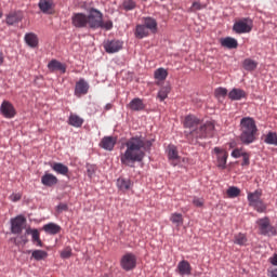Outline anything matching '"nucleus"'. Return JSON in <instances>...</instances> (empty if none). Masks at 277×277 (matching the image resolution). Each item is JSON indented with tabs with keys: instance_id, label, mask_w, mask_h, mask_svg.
I'll return each mask as SVG.
<instances>
[{
	"instance_id": "f257e3e1",
	"label": "nucleus",
	"mask_w": 277,
	"mask_h": 277,
	"mask_svg": "<svg viewBox=\"0 0 277 277\" xmlns=\"http://www.w3.org/2000/svg\"><path fill=\"white\" fill-rule=\"evenodd\" d=\"M153 142L142 136H132L126 142V151L120 155L122 166L135 168V163L144 161Z\"/></svg>"
},
{
	"instance_id": "f03ea898",
	"label": "nucleus",
	"mask_w": 277,
	"mask_h": 277,
	"mask_svg": "<svg viewBox=\"0 0 277 277\" xmlns=\"http://www.w3.org/2000/svg\"><path fill=\"white\" fill-rule=\"evenodd\" d=\"M183 124L184 129H188V131H185V135L190 144H197L198 140L211 137L213 131H215V123L213 121H207L202 124L198 117L194 115L186 116Z\"/></svg>"
},
{
	"instance_id": "7ed1b4c3",
	"label": "nucleus",
	"mask_w": 277,
	"mask_h": 277,
	"mask_svg": "<svg viewBox=\"0 0 277 277\" xmlns=\"http://www.w3.org/2000/svg\"><path fill=\"white\" fill-rule=\"evenodd\" d=\"M258 135L259 128L256 127V121L252 117H243L240 120V142L248 146L256 142Z\"/></svg>"
},
{
	"instance_id": "20e7f679",
	"label": "nucleus",
	"mask_w": 277,
	"mask_h": 277,
	"mask_svg": "<svg viewBox=\"0 0 277 277\" xmlns=\"http://www.w3.org/2000/svg\"><path fill=\"white\" fill-rule=\"evenodd\" d=\"M151 34H157V19L153 17H145L143 24H138L135 27L134 36L138 40L148 38Z\"/></svg>"
},
{
	"instance_id": "39448f33",
	"label": "nucleus",
	"mask_w": 277,
	"mask_h": 277,
	"mask_svg": "<svg viewBox=\"0 0 277 277\" xmlns=\"http://www.w3.org/2000/svg\"><path fill=\"white\" fill-rule=\"evenodd\" d=\"M262 196V189H256L253 193H248L247 195L249 206L252 207L258 213H265L267 211V203L263 202V199H261Z\"/></svg>"
},
{
	"instance_id": "423d86ee",
	"label": "nucleus",
	"mask_w": 277,
	"mask_h": 277,
	"mask_svg": "<svg viewBox=\"0 0 277 277\" xmlns=\"http://www.w3.org/2000/svg\"><path fill=\"white\" fill-rule=\"evenodd\" d=\"M103 21V13L96 9H92L87 15V27H91V29H98L101 28Z\"/></svg>"
},
{
	"instance_id": "0eeeda50",
	"label": "nucleus",
	"mask_w": 277,
	"mask_h": 277,
	"mask_svg": "<svg viewBox=\"0 0 277 277\" xmlns=\"http://www.w3.org/2000/svg\"><path fill=\"white\" fill-rule=\"evenodd\" d=\"M256 224L261 235H267L268 237L276 235V227L272 226L269 223V217L265 216L263 219H259Z\"/></svg>"
},
{
	"instance_id": "6e6552de",
	"label": "nucleus",
	"mask_w": 277,
	"mask_h": 277,
	"mask_svg": "<svg viewBox=\"0 0 277 277\" xmlns=\"http://www.w3.org/2000/svg\"><path fill=\"white\" fill-rule=\"evenodd\" d=\"M233 31L235 34H250L252 31V19L241 18L234 23Z\"/></svg>"
},
{
	"instance_id": "1a4fd4ad",
	"label": "nucleus",
	"mask_w": 277,
	"mask_h": 277,
	"mask_svg": "<svg viewBox=\"0 0 277 277\" xmlns=\"http://www.w3.org/2000/svg\"><path fill=\"white\" fill-rule=\"evenodd\" d=\"M120 265L126 272H131V269H135L137 265V258L133 253H126L121 258Z\"/></svg>"
},
{
	"instance_id": "9d476101",
	"label": "nucleus",
	"mask_w": 277,
	"mask_h": 277,
	"mask_svg": "<svg viewBox=\"0 0 277 277\" xmlns=\"http://www.w3.org/2000/svg\"><path fill=\"white\" fill-rule=\"evenodd\" d=\"M27 220L23 215H18L11 220V233L13 235H21L25 228Z\"/></svg>"
},
{
	"instance_id": "9b49d317",
	"label": "nucleus",
	"mask_w": 277,
	"mask_h": 277,
	"mask_svg": "<svg viewBox=\"0 0 277 277\" xmlns=\"http://www.w3.org/2000/svg\"><path fill=\"white\" fill-rule=\"evenodd\" d=\"M71 25L78 29H83L88 27V15L83 13H74L71 16Z\"/></svg>"
},
{
	"instance_id": "f8f14e48",
	"label": "nucleus",
	"mask_w": 277,
	"mask_h": 277,
	"mask_svg": "<svg viewBox=\"0 0 277 277\" xmlns=\"http://www.w3.org/2000/svg\"><path fill=\"white\" fill-rule=\"evenodd\" d=\"M168 159L171 164L179 166L181 163V156H179V149L176 145L170 144L167 148Z\"/></svg>"
},
{
	"instance_id": "ddd939ff",
	"label": "nucleus",
	"mask_w": 277,
	"mask_h": 277,
	"mask_svg": "<svg viewBox=\"0 0 277 277\" xmlns=\"http://www.w3.org/2000/svg\"><path fill=\"white\" fill-rule=\"evenodd\" d=\"M122 41L120 40H107V41H104V49L106 51V53H118V51H121L122 49Z\"/></svg>"
},
{
	"instance_id": "4468645a",
	"label": "nucleus",
	"mask_w": 277,
	"mask_h": 277,
	"mask_svg": "<svg viewBox=\"0 0 277 277\" xmlns=\"http://www.w3.org/2000/svg\"><path fill=\"white\" fill-rule=\"evenodd\" d=\"M0 111L4 118H14V116H16V109L14 108V105L8 101L2 102Z\"/></svg>"
},
{
	"instance_id": "2eb2a0df",
	"label": "nucleus",
	"mask_w": 277,
	"mask_h": 277,
	"mask_svg": "<svg viewBox=\"0 0 277 277\" xmlns=\"http://www.w3.org/2000/svg\"><path fill=\"white\" fill-rule=\"evenodd\" d=\"M214 153L216 154L217 167L224 170V168H226V159H228V153L226 150L220 149V147H215Z\"/></svg>"
},
{
	"instance_id": "dca6fc26",
	"label": "nucleus",
	"mask_w": 277,
	"mask_h": 277,
	"mask_svg": "<svg viewBox=\"0 0 277 277\" xmlns=\"http://www.w3.org/2000/svg\"><path fill=\"white\" fill-rule=\"evenodd\" d=\"M90 90V84L85 82V80L80 79L75 87V95L76 96H83L88 94V91Z\"/></svg>"
},
{
	"instance_id": "f3484780",
	"label": "nucleus",
	"mask_w": 277,
	"mask_h": 277,
	"mask_svg": "<svg viewBox=\"0 0 277 277\" xmlns=\"http://www.w3.org/2000/svg\"><path fill=\"white\" fill-rule=\"evenodd\" d=\"M176 269L180 276H192V264H189L187 260L179 262Z\"/></svg>"
},
{
	"instance_id": "a211bd4d",
	"label": "nucleus",
	"mask_w": 277,
	"mask_h": 277,
	"mask_svg": "<svg viewBox=\"0 0 277 277\" xmlns=\"http://www.w3.org/2000/svg\"><path fill=\"white\" fill-rule=\"evenodd\" d=\"M117 138L114 136H104L102 141L100 142L101 148H104V150H114V147L116 146Z\"/></svg>"
},
{
	"instance_id": "6ab92c4d",
	"label": "nucleus",
	"mask_w": 277,
	"mask_h": 277,
	"mask_svg": "<svg viewBox=\"0 0 277 277\" xmlns=\"http://www.w3.org/2000/svg\"><path fill=\"white\" fill-rule=\"evenodd\" d=\"M117 187L120 192H129V189H133V182L131 179L119 177L117 180Z\"/></svg>"
},
{
	"instance_id": "aec40b11",
	"label": "nucleus",
	"mask_w": 277,
	"mask_h": 277,
	"mask_svg": "<svg viewBox=\"0 0 277 277\" xmlns=\"http://www.w3.org/2000/svg\"><path fill=\"white\" fill-rule=\"evenodd\" d=\"M21 21H23V12L21 11L11 12L6 15V25H16Z\"/></svg>"
},
{
	"instance_id": "412c9836",
	"label": "nucleus",
	"mask_w": 277,
	"mask_h": 277,
	"mask_svg": "<svg viewBox=\"0 0 277 277\" xmlns=\"http://www.w3.org/2000/svg\"><path fill=\"white\" fill-rule=\"evenodd\" d=\"M41 183L45 187H53V185H57L58 180H57V176L53 175L52 173H45L41 177Z\"/></svg>"
},
{
	"instance_id": "4be33fe9",
	"label": "nucleus",
	"mask_w": 277,
	"mask_h": 277,
	"mask_svg": "<svg viewBox=\"0 0 277 277\" xmlns=\"http://www.w3.org/2000/svg\"><path fill=\"white\" fill-rule=\"evenodd\" d=\"M128 107L132 111H142L145 109L146 105H144L142 98L135 97L128 104Z\"/></svg>"
},
{
	"instance_id": "5701e85b",
	"label": "nucleus",
	"mask_w": 277,
	"mask_h": 277,
	"mask_svg": "<svg viewBox=\"0 0 277 277\" xmlns=\"http://www.w3.org/2000/svg\"><path fill=\"white\" fill-rule=\"evenodd\" d=\"M55 4L53 3V0H40L39 1V9L43 14H51L53 12V8Z\"/></svg>"
},
{
	"instance_id": "b1692460",
	"label": "nucleus",
	"mask_w": 277,
	"mask_h": 277,
	"mask_svg": "<svg viewBox=\"0 0 277 277\" xmlns=\"http://www.w3.org/2000/svg\"><path fill=\"white\" fill-rule=\"evenodd\" d=\"M246 96H248V94L241 89H233L228 93V98H230V101H241V98H246Z\"/></svg>"
},
{
	"instance_id": "393cba45",
	"label": "nucleus",
	"mask_w": 277,
	"mask_h": 277,
	"mask_svg": "<svg viewBox=\"0 0 277 277\" xmlns=\"http://www.w3.org/2000/svg\"><path fill=\"white\" fill-rule=\"evenodd\" d=\"M221 47H224L225 49H237L239 47V43L237 42V39L226 37L221 39Z\"/></svg>"
},
{
	"instance_id": "a878e982",
	"label": "nucleus",
	"mask_w": 277,
	"mask_h": 277,
	"mask_svg": "<svg viewBox=\"0 0 277 277\" xmlns=\"http://www.w3.org/2000/svg\"><path fill=\"white\" fill-rule=\"evenodd\" d=\"M48 68H49V70H51L52 72H54V70H60L63 75H64V72H66V65L62 64V63L58 62L57 60H52V61L48 64Z\"/></svg>"
},
{
	"instance_id": "bb28decb",
	"label": "nucleus",
	"mask_w": 277,
	"mask_h": 277,
	"mask_svg": "<svg viewBox=\"0 0 277 277\" xmlns=\"http://www.w3.org/2000/svg\"><path fill=\"white\" fill-rule=\"evenodd\" d=\"M51 168L54 172H56V174H62V176L68 175V172H69L68 167H66V164L62 162H54L51 166Z\"/></svg>"
},
{
	"instance_id": "cd10ccee",
	"label": "nucleus",
	"mask_w": 277,
	"mask_h": 277,
	"mask_svg": "<svg viewBox=\"0 0 277 277\" xmlns=\"http://www.w3.org/2000/svg\"><path fill=\"white\" fill-rule=\"evenodd\" d=\"M42 228L48 235H57L62 230V227L55 223H48Z\"/></svg>"
},
{
	"instance_id": "c85d7f7f",
	"label": "nucleus",
	"mask_w": 277,
	"mask_h": 277,
	"mask_svg": "<svg viewBox=\"0 0 277 277\" xmlns=\"http://www.w3.org/2000/svg\"><path fill=\"white\" fill-rule=\"evenodd\" d=\"M68 124H70V127L79 129L83 127V118L79 117V115L71 114L68 118Z\"/></svg>"
},
{
	"instance_id": "c756f323",
	"label": "nucleus",
	"mask_w": 277,
	"mask_h": 277,
	"mask_svg": "<svg viewBox=\"0 0 277 277\" xmlns=\"http://www.w3.org/2000/svg\"><path fill=\"white\" fill-rule=\"evenodd\" d=\"M26 235H31L34 243H37L39 248H42V240L40 239V232L38 229H26Z\"/></svg>"
},
{
	"instance_id": "7c9ffc66",
	"label": "nucleus",
	"mask_w": 277,
	"mask_h": 277,
	"mask_svg": "<svg viewBox=\"0 0 277 277\" xmlns=\"http://www.w3.org/2000/svg\"><path fill=\"white\" fill-rule=\"evenodd\" d=\"M25 42L28 47H31V49H36V47H38V36L34 32L26 34Z\"/></svg>"
},
{
	"instance_id": "2f4dec72",
	"label": "nucleus",
	"mask_w": 277,
	"mask_h": 277,
	"mask_svg": "<svg viewBox=\"0 0 277 277\" xmlns=\"http://www.w3.org/2000/svg\"><path fill=\"white\" fill-rule=\"evenodd\" d=\"M256 66H259V63L252 58H246L242 62V68L245 70H248L249 72H251L252 70H256Z\"/></svg>"
},
{
	"instance_id": "473e14b6",
	"label": "nucleus",
	"mask_w": 277,
	"mask_h": 277,
	"mask_svg": "<svg viewBox=\"0 0 277 277\" xmlns=\"http://www.w3.org/2000/svg\"><path fill=\"white\" fill-rule=\"evenodd\" d=\"M47 256H49V253L44 250L37 249L31 251V259L35 261H44Z\"/></svg>"
},
{
	"instance_id": "72a5a7b5",
	"label": "nucleus",
	"mask_w": 277,
	"mask_h": 277,
	"mask_svg": "<svg viewBox=\"0 0 277 277\" xmlns=\"http://www.w3.org/2000/svg\"><path fill=\"white\" fill-rule=\"evenodd\" d=\"M171 90H172V87H170V84H166L158 91L157 98L163 102L164 98H168V94H170Z\"/></svg>"
},
{
	"instance_id": "f704fd0d",
	"label": "nucleus",
	"mask_w": 277,
	"mask_h": 277,
	"mask_svg": "<svg viewBox=\"0 0 277 277\" xmlns=\"http://www.w3.org/2000/svg\"><path fill=\"white\" fill-rule=\"evenodd\" d=\"M154 76L157 81H166V79H168V70H166L163 67H160L156 69Z\"/></svg>"
},
{
	"instance_id": "c9c22d12",
	"label": "nucleus",
	"mask_w": 277,
	"mask_h": 277,
	"mask_svg": "<svg viewBox=\"0 0 277 277\" xmlns=\"http://www.w3.org/2000/svg\"><path fill=\"white\" fill-rule=\"evenodd\" d=\"M265 144H269L271 146H277V134L276 132H268L264 137Z\"/></svg>"
},
{
	"instance_id": "e433bc0d",
	"label": "nucleus",
	"mask_w": 277,
	"mask_h": 277,
	"mask_svg": "<svg viewBox=\"0 0 277 277\" xmlns=\"http://www.w3.org/2000/svg\"><path fill=\"white\" fill-rule=\"evenodd\" d=\"M170 222H172V224L179 226H183V214L181 213H172L170 216Z\"/></svg>"
},
{
	"instance_id": "4c0bfd02",
	"label": "nucleus",
	"mask_w": 277,
	"mask_h": 277,
	"mask_svg": "<svg viewBox=\"0 0 277 277\" xmlns=\"http://www.w3.org/2000/svg\"><path fill=\"white\" fill-rule=\"evenodd\" d=\"M234 243L237 246H246V243H248V237H246V234H236L234 236Z\"/></svg>"
},
{
	"instance_id": "58836bf2",
	"label": "nucleus",
	"mask_w": 277,
	"mask_h": 277,
	"mask_svg": "<svg viewBox=\"0 0 277 277\" xmlns=\"http://www.w3.org/2000/svg\"><path fill=\"white\" fill-rule=\"evenodd\" d=\"M228 198H237L239 194H241V190L238 187L230 186L226 192Z\"/></svg>"
},
{
	"instance_id": "ea45409f",
	"label": "nucleus",
	"mask_w": 277,
	"mask_h": 277,
	"mask_svg": "<svg viewBox=\"0 0 277 277\" xmlns=\"http://www.w3.org/2000/svg\"><path fill=\"white\" fill-rule=\"evenodd\" d=\"M122 8H123V10H126V12L135 10V2L133 0H124L122 3Z\"/></svg>"
},
{
	"instance_id": "a19ab883",
	"label": "nucleus",
	"mask_w": 277,
	"mask_h": 277,
	"mask_svg": "<svg viewBox=\"0 0 277 277\" xmlns=\"http://www.w3.org/2000/svg\"><path fill=\"white\" fill-rule=\"evenodd\" d=\"M228 94V90L226 88H217L214 91V95L216 98H224Z\"/></svg>"
},
{
	"instance_id": "79ce46f5",
	"label": "nucleus",
	"mask_w": 277,
	"mask_h": 277,
	"mask_svg": "<svg viewBox=\"0 0 277 277\" xmlns=\"http://www.w3.org/2000/svg\"><path fill=\"white\" fill-rule=\"evenodd\" d=\"M27 232H25L24 235L15 238V246H21V243H23L25 246V243H27L29 241V239L27 238Z\"/></svg>"
},
{
	"instance_id": "37998d69",
	"label": "nucleus",
	"mask_w": 277,
	"mask_h": 277,
	"mask_svg": "<svg viewBox=\"0 0 277 277\" xmlns=\"http://www.w3.org/2000/svg\"><path fill=\"white\" fill-rule=\"evenodd\" d=\"M206 5L200 3V1L193 2L190 6V12H198L199 10H205Z\"/></svg>"
},
{
	"instance_id": "c03bdc74",
	"label": "nucleus",
	"mask_w": 277,
	"mask_h": 277,
	"mask_svg": "<svg viewBox=\"0 0 277 277\" xmlns=\"http://www.w3.org/2000/svg\"><path fill=\"white\" fill-rule=\"evenodd\" d=\"M100 28L106 29L107 31H109V29L114 28V22H111V21L103 22V19H102V24H101Z\"/></svg>"
},
{
	"instance_id": "a18cd8bd",
	"label": "nucleus",
	"mask_w": 277,
	"mask_h": 277,
	"mask_svg": "<svg viewBox=\"0 0 277 277\" xmlns=\"http://www.w3.org/2000/svg\"><path fill=\"white\" fill-rule=\"evenodd\" d=\"M70 256H72V249H70V247H67L65 250L61 252L62 259H70Z\"/></svg>"
},
{
	"instance_id": "49530a36",
	"label": "nucleus",
	"mask_w": 277,
	"mask_h": 277,
	"mask_svg": "<svg viewBox=\"0 0 277 277\" xmlns=\"http://www.w3.org/2000/svg\"><path fill=\"white\" fill-rule=\"evenodd\" d=\"M193 205L194 207H205V199L200 197H194L193 198Z\"/></svg>"
},
{
	"instance_id": "de8ad7c7",
	"label": "nucleus",
	"mask_w": 277,
	"mask_h": 277,
	"mask_svg": "<svg viewBox=\"0 0 277 277\" xmlns=\"http://www.w3.org/2000/svg\"><path fill=\"white\" fill-rule=\"evenodd\" d=\"M241 166H250V154L243 153L242 154V163Z\"/></svg>"
},
{
	"instance_id": "09e8293b",
	"label": "nucleus",
	"mask_w": 277,
	"mask_h": 277,
	"mask_svg": "<svg viewBox=\"0 0 277 277\" xmlns=\"http://www.w3.org/2000/svg\"><path fill=\"white\" fill-rule=\"evenodd\" d=\"M232 157H234L235 159H239V157H243V153L241 151V149H234L232 151Z\"/></svg>"
},
{
	"instance_id": "8fccbe9b",
	"label": "nucleus",
	"mask_w": 277,
	"mask_h": 277,
	"mask_svg": "<svg viewBox=\"0 0 277 277\" xmlns=\"http://www.w3.org/2000/svg\"><path fill=\"white\" fill-rule=\"evenodd\" d=\"M22 198V195L21 194H12L9 199L11 202H18V200H21Z\"/></svg>"
},
{
	"instance_id": "3c124183",
	"label": "nucleus",
	"mask_w": 277,
	"mask_h": 277,
	"mask_svg": "<svg viewBox=\"0 0 277 277\" xmlns=\"http://www.w3.org/2000/svg\"><path fill=\"white\" fill-rule=\"evenodd\" d=\"M57 211H58V213H62V211H68V205H66V203H60V205L57 206Z\"/></svg>"
},
{
	"instance_id": "603ef678",
	"label": "nucleus",
	"mask_w": 277,
	"mask_h": 277,
	"mask_svg": "<svg viewBox=\"0 0 277 277\" xmlns=\"http://www.w3.org/2000/svg\"><path fill=\"white\" fill-rule=\"evenodd\" d=\"M268 276L269 277H277V268L268 269Z\"/></svg>"
},
{
	"instance_id": "864d4df0",
	"label": "nucleus",
	"mask_w": 277,
	"mask_h": 277,
	"mask_svg": "<svg viewBox=\"0 0 277 277\" xmlns=\"http://www.w3.org/2000/svg\"><path fill=\"white\" fill-rule=\"evenodd\" d=\"M269 262L272 265H277V254H275L273 258H269Z\"/></svg>"
},
{
	"instance_id": "5fc2aeb1",
	"label": "nucleus",
	"mask_w": 277,
	"mask_h": 277,
	"mask_svg": "<svg viewBox=\"0 0 277 277\" xmlns=\"http://www.w3.org/2000/svg\"><path fill=\"white\" fill-rule=\"evenodd\" d=\"M92 174H94V170L88 169V175H89V176H92Z\"/></svg>"
},
{
	"instance_id": "6e6d98bb",
	"label": "nucleus",
	"mask_w": 277,
	"mask_h": 277,
	"mask_svg": "<svg viewBox=\"0 0 277 277\" xmlns=\"http://www.w3.org/2000/svg\"><path fill=\"white\" fill-rule=\"evenodd\" d=\"M106 109H107V110L111 109V104H107V105H106Z\"/></svg>"
},
{
	"instance_id": "4d7b16f0",
	"label": "nucleus",
	"mask_w": 277,
	"mask_h": 277,
	"mask_svg": "<svg viewBox=\"0 0 277 277\" xmlns=\"http://www.w3.org/2000/svg\"><path fill=\"white\" fill-rule=\"evenodd\" d=\"M0 64H3V56L0 54Z\"/></svg>"
},
{
	"instance_id": "13d9d810",
	"label": "nucleus",
	"mask_w": 277,
	"mask_h": 277,
	"mask_svg": "<svg viewBox=\"0 0 277 277\" xmlns=\"http://www.w3.org/2000/svg\"><path fill=\"white\" fill-rule=\"evenodd\" d=\"M0 18H3V12L0 11Z\"/></svg>"
}]
</instances>
